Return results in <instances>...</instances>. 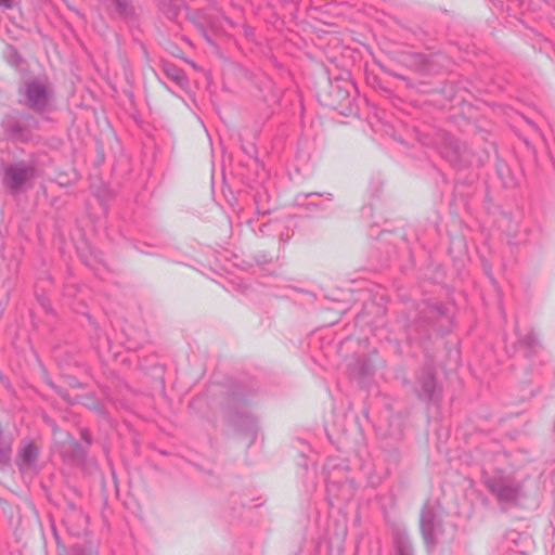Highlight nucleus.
Wrapping results in <instances>:
<instances>
[{"label":"nucleus","mask_w":555,"mask_h":555,"mask_svg":"<svg viewBox=\"0 0 555 555\" xmlns=\"http://www.w3.org/2000/svg\"><path fill=\"white\" fill-rule=\"evenodd\" d=\"M482 479L488 491L495 496L500 504L516 505L524 496V485L513 475L502 469L485 470Z\"/></svg>","instance_id":"f257e3e1"},{"label":"nucleus","mask_w":555,"mask_h":555,"mask_svg":"<svg viewBox=\"0 0 555 555\" xmlns=\"http://www.w3.org/2000/svg\"><path fill=\"white\" fill-rule=\"evenodd\" d=\"M420 528L426 547L429 551L433 550L438 542V538L443 534L438 502L427 501L423 505L420 516Z\"/></svg>","instance_id":"f03ea898"},{"label":"nucleus","mask_w":555,"mask_h":555,"mask_svg":"<svg viewBox=\"0 0 555 555\" xmlns=\"http://www.w3.org/2000/svg\"><path fill=\"white\" fill-rule=\"evenodd\" d=\"M35 176L34 165L20 162L4 169L3 183L12 193L16 194L30 183Z\"/></svg>","instance_id":"7ed1b4c3"},{"label":"nucleus","mask_w":555,"mask_h":555,"mask_svg":"<svg viewBox=\"0 0 555 555\" xmlns=\"http://www.w3.org/2000/svg\"><path fill=\"white\" fill-rule=\"evenodd\" d=\"M23 95L25 96L26 105L29 108L42 112L49 105L52 92L44 82L38 79H33L25 83Z\"/></svg>","instance_id":"20e7f679"},{"label":"nucleus","mask_w":555,"mask_h":555,"mask_svg":"<svg viewBox=\"0 0 555 555\" xmlns=\"http://www.w3.org/2000/svg\"><path fill=\"white\" fill-rule=\"evenodd\" d=\"M39 455L38 447L29 440L22 442L18 452L16 464L22 473L33 468L37 462Z\"/></svg>","instance_id":"39448f33"},{"label":"nucleus","mask_w":555,"mask_h":555,"mask_svg":"<svg viewBox=\"0 0 555 555\" xmlns=\"http://www.w3.org/2000/svg\"><path fill=\"white\" fill-rule=\"evenodd\" d=\"M420 384L418 397L427 400H435L437 398V385L431 370H427L422 374Z\"/></svg>","instance_id":"423d86ee"},{"label":"nucleus","mask_w":555,"mask_h":555,"mask_svg":"<svg viewBox=\"0 0 555 555\" xmlns=\"http://www.w3.org/2000/svg\"><path fill=\"white\" fill-rule=\"evenodd\" d=\"M162 68L164 70L165 75L169 79L175 81L177 85H179V86L186 85V82H188L186 76H185L183 69H181L180 67H178L173 64H170V63H164Z\"/></svg>","instance_id":"0eeeda50"},{"label":"nucleus","mask_w":555,"mask_h":555,"mask_svg":"<svg viewBox=\"0 0 555 555\" xmlns=\"http://www.w3.org/2000/svg\"><path fill=\"white\" fill-rule=\"evenodd\" d=\"M396 550L398 555H414V548L409 538L400 535L396 539Z\"/></svg>","instance_id":"6e6552de"},{"label":"nucleus","mask_w":555,"mask_h":555,"mask_svg":"<svg viewBox=\"0 0 555 555\" xmlns=\"http://www.w3.org/2000/svg\"><path fill=\"white\" fill-rule=\"evenodd\" d=\"M4 56L8 61V63H10L11 65H13L15 67L20 66V64L22 62V57L18 54L17 50L11 46L7 47Z\"/></svg>","instance_id":"1a4fd4ad"},{"label":"nucleus","mask_w":555,"mask_h":555,"mask_svg":"<svg viewBox=\"0 0 555 555\" xmlns=\"http://www.w3.org/2000/svg\"><path fill=\"white\" fill-rule=\"evenodd\" d=\"M11 459V447L7 446L4 448H0V467H3L9 464Z\"/></svg>","instance_id":"9d476101"},{"label":"nucleus","mask_w":555,"mask_h":555,"mask_svg":"<svg viewBox=\"0 0 555 555\" xmlns=\"http://www.w3.org/2000/svg\"><path fill=\"white\" fill-rule=\"evenodd\" d=\"M450 146L452 150L451 152L441 151L442 155L447 158H451L453 154L457 155L460 153V144L455 139H450Z\"/></svg>","instance_id":"9b49d317"},{"label":"nucleus","mask_w":555,"mask_h":555,"mask_svg":"<svg viewBox=\"0 0 555 555\" xmlns=\"http://www.w3.org/2000/svg\"><path fill=\"white\" fill-rule=\"evenodd\" d=\"M20 0H0V7L3 9H12Z\"/></svg>","instance_id":"f8f14e48"},{"label":"nucleus","mask_w":555,"mask_h":555,"mask_svg":"<svg viewBox=\"0 0 555 555\" xmlns=\"http://www.w3.org/2000/svg\"><path fill=\"white\" fill-rule=\"evenodd\" d=\"M72 555H96L92 551H89L88 554H85V552L79 546H74L72 550Z\"/></svg>","instance_id":"ddd939ff"},{"label":"nucleus","mask_w":555,"mask_h":555,"mask_svg":"<svg viewBox=\"0 0 555 555\" xmlns=\"http://www.w3.org/2000/svg\"><path fill=\"white\" fill-rule=\"evenodd\" d=\"M120 10H126L127 0H114Z\"/></svg>","instance_id":"4468645a"},{"label":"nucleus","mask_w":555,"mask_h":555,"mask_svg":"<svg viewBox=\"0 0 555 555\" xmlns=\"http://www.w3.org/2000/svg\"><path fill=\"white\" fill-rule=\"evenodd\" d=\"M204 36H205L206 40H207L209 43H211V40H210V38L207 36V34H206V33L204 34Z\"/></svg>","instance_id":"2eb2a0df"},{"label":"nucleus","mask_w":555,"mask_h":555,"mask_svg":"<svg viewBox=\"0 0 555 555\" xmlns=\"http://www.w3.org/2000/svg\"><path fill=\"white\" fill-rule=\"evenodd\" d=\"M332 486H333V485H331V483H328V485H327V490H328V491H331Z\"/></svg>","instance_id":"dca6fc26"}]
</instances>
